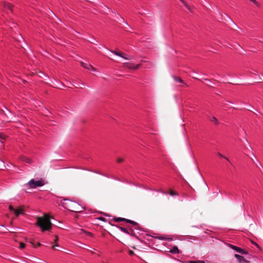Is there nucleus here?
I'll list each match as a JSON object with an SVG mask.
<instances>
[{"instance_id":"nucleus-38","label":"nucleus","mask_w":263,"mask_h":263,"mask_svg":"<svg viewBox=\"0 0 263 263\" xmlns=\"http://www.w3.org/2000/svg\"><path fill=\"white\" fill-rule=\"evenodd\" d=\"M40 245H41V243H39V242H38V243H37V246H40Z\"/></svg>"},{"instance_id":"nucleus-43","label":"nucleus","mask_w":263,"mask_h":263,"mask_svg":"<svg viewBox=\"0 0 263 263\" xmlns=\"http://www.w3.org/2000/svg\"><path fill=\"white\" fill-rule=\"evenodd\" d=\"M252 155H253V156L254 157H255V155H254L253 154H252Z\"/></svg>"},{"instance_id":"nucleus-30","label":"nucleus","mask_w":263,"mask_h":263,"mask_svg":"<svg viewBox=\"0 0 263 263\" xmlns=\"http://www.w3.org/2000/svg\"><path fill=\"white\" fill-rule=\"evenodd\" d=\"M99 220H100L101 221H105V218L104 217H100L98 218Z\"/></svg>"},{"instance_id":"nucleus-8","label":"nucleus","mask_w":263,"mask_h":263,"mask_svg":"<svg viewBox=\"0 0 263 263\" xmlns=\"http://www.w3.org/2000/svg\"><path fill=\"white\" fill-rule=\"evenodd\" d=\"M126 66L129 69H136L140 68L139 64H135L133 63H127Z\"/></svg>"},{"instance_id":"nucleus-28","label":"nucleus","mask_w":263,"mask_h":263,"mask_svg":"<svg viewBox=\"0 0 263 263\" xmlns=\"http://www.w3.org/2000/svg\"><path fill=\"white\" fill-rule=\"evenodd\" d=\"M123 161V159L122 158H119L117 160V162L119 163H121Z\"/></svg>"},{"instance_id":"nucleus-19","label":"nucleus","mask_w":263,"mask_h":263,"mask_svg":"<svg viewBox=\"0 0 263 263\" xmlns=\"http://www.w3.org/2000/svg\"><path fill=\"white\" fill-rule=\"evenodd\" d=\"M119 228L123 232L126 234H129V232L126 228L123 227H120Z\"/></svg>"},{"instance_id":"nucleus-24","label":"nucleus","mask_w":263,"mask_h":263,"mask_svg":"<svg viewBox=\"0 0 263 263\" xmlns=\"http://www.w3.org/2000/svg\"><path fill=\"white\" fill-rule=\"evenodd\" d=\"M9 209H10V211H13H13H14V210H15V209H14V208H13V206H12V205H10L9 206Z\"/></svg>"},{"instance_id":"nucleus-5","label":"nucleus","mask_w":263,"mask_h":263,"mask_svg":"<svg viewBox=\"0 0 263 263\" xmlns=\"http://www.w3.org/2000/svg\"><path fill=\"white\" fill-rule=\"evenodd\" d=\"M230 247L238 253H241L242 254H247V252L238 247L232 245H230Z\"/></svg>"},{"instance_id":"nucleus-45","label":"nucleus","mask_w":263,"mask_h":263,"mask_svg":"<svg viewBox=\"0 0 263 263\" xmlns=\"http://www.w3.org/2000/svg\"><path fill=\"white\" fill-rule=\"evenodd\" d=\"M261 79V80H262L263 81V79Z\"/></svg>"},{"instance_id":"nucleus-33","label":"nucleus","mask_w":263,"mask_h":263,"mask_svg":"<svg viewBox=\"0 0 263 263\" xmlns=\"http://www.w3.org/2000/svg\"><path fill=\"white\" fill-rule=\"evenodd\" d=\"M59 247V245H53L52 246V248L54 249H56V247Z\"/></svg>"},{"instance_id":"nucleus-40","label":"nucleus","mask_w":263,"mask_h":263,"mask_svg":"<svg viewBox=\"0 0 263 263\" xmlns=\"http://www.w3.org/2000/svg\"><path fill=\"white\" fill-rule=\"evenodd\" d=\"M254 244H255L256 246H257V244L256 243H255V242H253Z\"/></svg>"},{"instance_id":"nucleus-37","label":"nucleus","mask_w":263,"mask_h":263,"mask_svg":"<svg viewBox=\"0 0 263 263\" xmlns=\"http://www.w3.org/2000/svg\"><path fill=\"white\" fill-rule=\"evenodd\" d=\"M159 192H161V193H162L163 194H165V193L164 192L162 191H160Z\"/></svg>"},{"instance_id":"nucleus-6","label":"nucleus","mask_w":263,"mask_h":263,"mask_svg":"<svg viewBox=\"0 0 263 263\" xmlns=\"http://www.w3.org/2000/svg\"><path fill=\"white\" fill-rule=\"evenodd\" d=\"M81 66L84 68L93 71H96V70L89 64L81 62Z\"/></svg>"},{"instance_id":"nucleus-21","label":"nucleus","mask_w":263,"mask_h":263,"mask_svg":"<svg viewBox=\"0 0 263 263\" xmlns=\"http://www.w3.org/2000/svg\"><path fill=\"white\" fill-rule=\"evenodd\" d=\"M121 58L125 59V60H129V56L127 54H124L122 53V57H120Z\"/></svg>"},{"instance_id":"nucleus-13","label":"nucleus","mask_w":263,"mask_h":263,"mask_svg":"<svg viewBox=\"0 0 263 263\" xmlns=\"http://www.w3.org/2000/svg\"><path fill=\"white\" fill-rule=\"evenodd\" d=\"M114 13H115V14L116 15H117V16H118V17H119V18L121 22H123V23H125V24H126L128 26H129V25L128 24V23H127V22H125L124 21V18H123V17H122V16H121V15H120L118 13L114 12Z\"/></svg>"},{"instance_id":"nucleus-29","label":"nucleus","mask_w":263,"mask_h":263,"mask_svg":"<svg viewBox=\"0 0 263 263\" xmlns=\"http://www.w3.org/2000/svg\"><path fill=\"white\" fill-rule=\"evenodd\" d=\"M204 81H207V82H208V83H213L212 82V81H211L210 80H209V79H204Z\"/></svg>"},{"instance_id":"nucleus-27","label":"nucleus","mask_w":263,"mask_h":263,"mask_svg":"<svg viewBox=\"0 0 263 263\" xmlns=\"http://www.w3.org/2000/svg\"><path fill=\"white\" fill-rule=\"evenodd\" d=\"M95 173H97V174H100L102 176H105V177H107V176L106 175H104L100 172H95Z\"/></svg>"},{"instance_id":"nucleus-34","label":"nucleus","mask_w":263,"mask_h":263,"mask_svg":"<svg viewBox=\"0 0 263 263\" xmlns=\"http://www.w3.org/2000/svg\"><path fill=\"white\" fill-rule=\"evenodd\" d=\"M228 17L229 18V19L230 20V21L232 23H233L234 25H235V23H234V22H233V21H232V20H231L229 17H228Z\"/></svg>"},{"instance_id":"nucleus-11","label":"nucleus","mask_w":263,"mask_h":263,"mask_svg":"<svg viewBox=\"0 0 263 263\" xmlns=\"http://www.w3.org/2000/svg\"><path fill=\"white\" fill-rule=\"evenodd\" d=\"M173 78L174 80V81L176 82H179L183 84L184 83L183 81L179 77L176 76H173Z\"/></svg>"},{"instance_id":"nucleus-44","label":"nucleus","mask_w":263,"mask_h":263,"mask_svg":"<svg viewBox=\"0 0 263 263\" xmlns=\"http://www.w3.org/2000/svg\"><path fill=\"white\" fill-rule=\"evenodd\" d=\"M130 254H133V253L132 251H130Z\"/></svg>"},{"instance_id":"nucleus-18","label":"nucleus","mask_w":263,"mask_h":263,"mask_svg":"<svg viewBox=\"0 0 263 263\" xmlns=\"http://www.w3.org/2000/svg\"><path fill=\"white\" fill-rule=\"evenodd\" d=\"M111 52L114 53V54L117 55V56H119V57H122V53L121 52H117L116 51H114V50H112V51H111Z\"/></svg>"},{"instance_id":"nucleus-12","label":"nucleus","mask_w":263,"mask_h":263,"mask_svg":"<svg viewBox=\"0 0 263 263\" xmlns=\"http://www.w3.org/2000/svg\"><path fill=\"white\" fill-rule=\"evenodd\" d=\"M13 212L14 213L16 216H18L20 214H23V211L21 209H15Z\"/></svg>"},{"instance_id":"nucleus-22","label":"nucleus","mask_w":263,"mask_h":263,"mask_svg":"<svg viewBox=\"0 0 263 263\" xmlns=\"http://www.w3.org/2000/svg\"><path fill=\"white\" fill-rule=\"evenodd\" d=\"M190 263H204V261H202V260L191 261Z\"/></svg>"},{"instance_id":"nucleus-26","label":"nucleus","mask_w":263,"mask_h":263,"mask_svg":"<svg viewBox=\"0 0 263 263\" xmlns=\"http://www.w3.org/2000/svg\"><path fill=\"white\" fill-rule=\"evenodd\" d=\"M184 5V6L188 8L190 10L189 7L187 6V5L185 3V2L183 0H180Z\"/></svg>"},{"instance_id":"nucleus-16","label":"nucleus","mask_w":263,"mask_h":263,"mask_svg":"<svg viewBox=\"0 0 263 263\" xmlns=\"http://www.w3.org/2000/svg\"><path fill=\"white\" fill-rule=\"evenodd\" d=\"M159 239L160 240H162L172 241L173 240V239L172 238H167V237H161V236L159 237Z\"/></svg>"},{"instance_id":"nucleus-1","label":"nucleus","mask_w":263,"mask_h":263,"mask_svg":"<svg viewBox=\"0 0 263 263\" xmlns=\"http://www.w3.org/2000/svg\"><path fill=\"white\" fill-rule=\"evenodd\" d=\"M36 223L41 228L43 232L49 230L52 226L49 217L46 215L42 217H38Z\"/></svg>"},{"instance_id":"nucleus-31","label":"nucleus","mask_w":263,"mask_h":263,"mask_svg":"<svg viewBox=\"0 0 263 263\" xmlns=\"http://www.w3.org/2000/svg\"><path fill=\"white\" fill-rule=\"evenodd\" d=\"M251 2H252V3H253L255 5L258 6L257 5V3L256 1L255 0H250Z\"/></svg>"},{"instance_id":"nucleus-41","label":"nucleus","mask_w":263,"mask_h":263,"mask_svg":"<svg viewBox=\"0 0 263 263\" xmlns=\"http://www.w3.org/2000/svg\"><path fill=\"white\" fill-rule=\"evenodd\" d=\"M249 145L250 148L251 149H252V147H251V146L250 145V144H249Z\"/></svg>"},{"instance_id":"nucleus-39","label":"nucleus","mask_w":263,"mask_h":263,"mask_svg":"<svg viewBox=\"0 0 263 263\" xmlns=\"http://www.w3.org/2000/svg\"><path fill=\"white\" fill-rule=\"evenodd\" d=\"M57 240H58V238H57V237H55V240H55V241H57Z\"/></svg>"},{"instance_id":"nucleus-2","label":"nucleus","mask_w":263,"mask_h":263,"mask_svg":"<svg viewBox=\"0 0 263 263\" xmlns=\"http://www.w3.org/2000/svg\"><path fill=\"white\" fill-rule=\"evenodd\" d=\"M64 200L67 201L62 203V205L65 209L73 212H80L82 211L83 208L77 202L67 199H65Z\"/></svg>"},{"instance_id":"nucleus-10","label":"nucleus","mask_w":263,"mask_h":263,"mask_svg":"<svg viewBox=\"0 0 263 263\" xmlns=\"http://www.w3.org/2000/svg\"><path fill=\"white\" fill-rule=\"evenodd\" d=\"M235 257L238 260L240 263L244 262L245 259L243 256L238 255L237 254H235Z\"/></svg>"},{"instance_id":"nucleus-20","label":"nucleus","mask_w":263,"mask_h":263,"mask_svg":"<svg viewBox=\"0 0 263 263\" xmlns=\"http://www.w3.org/2000/svg\"><path fill=\"white\" fill-rule=\"evenodd\" d=\"M211 121L212 122H215V123L216 124H217L218 123V120L215 117H212L211 119Z\"/></svg>"},{"instance_id":"nucleus-25","label":"nucleus","mask_w":263,"mask_h":263,"mask_svg":"<svg viewBox=\"0 0 263 263\" xmlns=\"http://www.w3.org/2000/svg\"><path fill=\"white\" fill-rule=\"evenodd\" d=\"M256 166L259 168H260V167H261L262 171H263V167H262V165L259 163H258V164H256Z\"/></svg>"},{"instance_id":"nucleus-9","label":"nucleus","mask_w":263,"mask_h":263,"mask_svg":"<svg viewBox=\"0 0 263 263\" xmlns=\"http://www.w3.org/2000/svg\"><path fill=\"white\" fill-rule=\"evenodd\" d=\"M170 252L174 254H179L180 251L177 246H174L170 250Z\"/></svg>"},{"instance_id":"nucleus-23","label":"nucleus","mask_w":263,"mask_h":263,"mask_svg":"<svg viewBox=\"0 0 263 263\" xmlns=\"http://www.w3.org/2000/svg\"><path fill=\"white\" fill-rule=\"evenodd\" d=\"M170 194L171 196H175V195H177L175 192H173V191H170Z\"/></svg>"},{"instance_id":"nucleus-14","label":"nucleus","mask_w":263,"mask_h":263,"mask_svg":"<svg viewBox=\"0 0 263 263\" xmlns=\"http://www.w3.org/2000/svg\"><path fill=\"white\" fill-rule=\"evenodd\" d=\"M114 220L116 222H119V221H126V219L124 218H121V217H115L114 218Z\"/></svg>"},{"instance_id":"nucleus-17","label":"nucleus","mask_w":263,"mask_h":263,"mask_svg":"<svg viewBox=\"0 0 263 263\" xmlns=\"http://www.w3.org/2000/svg\"><path fill=\"white\" fill-rule=\"evenodd\" d=\"M126 221L127 222V223H132L133 224V225L134 226H136L137 224V223L134 221H133L132 220H130V219H127L126 220Z\"/></svg>"},{"instance_id":"nucleus-4","label":"nucleus","mask_w":263,"mask_h":263,"mask_svg":"<svg viewBox=\"0 0 263 263\" xmlns=\"http://www.w3.org/2000/svg\"><path fill=\"white\" fill-rule=\"evenodd\" d=\"M6 111H4V114L7 117L6 121L7 122H16L17 121V118L14 114L8 110L7 108H6Z\"/></svg>"},{"instance_id":"nucleus-3","label":"nucleus","mask_w":263,"mask_h":263,"mask_svg":"<svg viewBox=\"0 0 263 263\" xmlns=\"http://www.w3.org/2000/svg\"><path fill=\"white\" fill-rule=\"evenodd\" d=\"M45 184L44 180L40 179L35 180L34 179H31L28 183L25 184V186H29L30 188L35 189L37 187H41Z\"/></svg>"},{"instance_id":"nucleus-15","label":"nucleus","mask_w":263,"mask_h":263,"mask_svg":"<svg viewBox=\"0 0 263 263\" xmlns=\"http://www.w3.org/2000/svg\"><path fill=\"white\" fill-rule=\"evenodd\" d=\"M217 155L220 157V158H223L224 159H226L228 162H229L230 163H231L230 160L228 158H227V157H225L222 154H221L220 153H217Z\"/></svg>"},{"instance_id":"nucleus-32","label":"nucleus","mask_w":263,"mask_h":263,"mask_svg":"<svg viewBox=\"0 0 263 263\" xmlns=\"http://www.w3.org/2000/svg\"><path fill=\"white\" fill-rule=\"evenodd\" d=\"M24 247H25V245H24L23 243H22V242H21V243H20V248H21V249H23V248H24Z\"/></svg>"},{"instance_id":"nucleus-35","label":"nucleus","mask_w":263,"mask_h":263,"mask_svg":"<svg viewBox=\"0 0 263 263\" xmlns=\"http://www.w3.org/2000/svg\"><path fill=\"white\" fill-rule=\"evenodd\" d=\"M25 161H26L27 163H30V160H29V159H26V160H25Z\"/></svg>"},{"instance_id":"nucleus-42","label":"nucleus","mask_w":263,"mask_h":263,"mask_svg":"<svg viewBox=\"0 0 263 263\" xmlns=\"http://www.w3.org/2000/svg\"><path fill=\"white\" fill-rule=\"evenodd\" d=\"M2 143V141L0 140V144Z\"/></svg>"},{"instance_id":"nucleus-36","label":"nucleus","mask_w":263,"mask_h":263,"mask_svg":"<svg viewBox=\"0 0 263 263\" xmlns=\"http://www.w3.org/2000/svg\"><path fill=\"white\" fill-rule=\"evenodd\" d=\"M0 162L3 163V164H4V162L3 161H2V160H0Z\"/></svg>"},{"instance_id":"nucleus-7","label":"nucleus","mask_w":263,"mask_h":263,"mask_svg":"<svg viewBox=\"0 0 263 263\" xmlns=\"http://www.w3.org/2000/svg\"><path fill=\"white\" fill-rule=\"evenodd\" d=\"M3 6L5 9H7L11 12H13V5L11 4L5 2L3 3Z\"/></svg>"}]
</instances>
